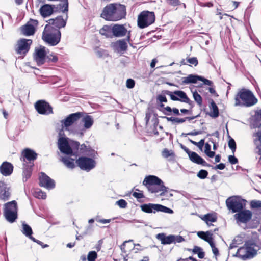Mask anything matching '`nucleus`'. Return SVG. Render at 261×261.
I'll list each match as a JSON object with an SVG mask.
<instances>
[{
  "label": "nucleus",
  "mask_w": 261,
  "mask_h": 261,
  "mask_svg": "<svg viewBox=\"0 0 261 261\" xmlns=\"http://www.w3.org/2000/svg\"><path fill=\"white\" fill-rule=\"evenodd\" d=\"M173 237L172 243H181L185 241L184 238L180 235H172Z\"/></svg>",
  "instance_id": "nucleus-49"
},
{
  "label": "nucleus",
  "mask_w": 261,
  "mask_h": 261,
  "mask_svg": "<svg viewBox=\"0 0 261 261\" xmlns=\"http://www.w3.org/2000/svg\"><path fill=\"white\" fill-rule=\"evenodd\" d=\"M31 240L33 241L34 242H35L38 244L40 245V246H41L43 248H46L49 246L47 244H44L43 242L38 240L36 239L33 237L31 238Z\"/></svg>",
  "instance_id": "nucleus-56"
},
{
  "label": "nucleus",
  "mask_w": 261,
  "mask_h": 261,
  "mask_svg": "<svg viewBox=\"0 0 261 261\" xmlns=\"http://www.w3.org/2000/svg\"><path fill=\"white\" fill-rule=\"evenodd\" d=\"M97 257V254L95 251L89 252L87 255L88 261H95Z\"/></svg>",
  "instance_id": "nucleus-46"
},
{
  "label": "nucleus",
  "mask_w": 261,
  "mask_h": 261,
  "mask_svg": "<svg viewBox=\"0 0 261 261\" xmlns=\"http://www.w3.org/2000/svg\"><path fill=\"white\" fill-rule=\"evenodd\" d=\"M100 33L102 35L105 36L107 38L111 37L112 27L106 25H104L100 30Z\"/></svg>",
  "instance_id": "nucleus-37"
},
{
  "label": "nucleus",
  "mask_w": 261,
  "mask_h": 261,
  "mask_svg": "<svg viewBox=\"0 0 261 261\" xmlns=\"http://www.w3.org/2000/svg\"><path fill=\"white\" fill-rule=\"evenodd\" d=\"M166 2L169 5L173 7L178 6L180 5V0H166Z\"/></svg>",
  "instance_id": "nucleus-53"
},
{
  "label": "nucleus",
  "mask_w": 261,
  "mask_h": 261,
  "mask_svg": "<svg viewBox=\"0 0 261 261\" xmlns=\"http://www.w3.org/2000/svg\"><path fill=\"white\" fill-rule=\"evenodd\" d=\"M172 234L169 235L168 236H166V234L164 233H159L156 236V238L160 240L161 242V244L163 245H167L170 244L172 243L173 237H172Z\"/></svg>",
  "instance_id": "nucleus-31"
},
{
  "label": "nucleus",
  "mask_w": 261,
  "mask_h": 261,
  "mask_svg": "<svg viewBox=\"0 0 261 261\" xmlns=\"http://www.w3.org/2000/svg\"><path fill=\"white\" fill-rule=\"evenodd\" d=\"M199 81L203 82L204 84L207 85L208 86H212L213 84V83L212 81H211L209 80H207L201 76H200Z\"/></svg>",
  "instance_id": "nucleus-55"
},
{
  "label": "nucleus",
  "mask_w": 261,
  "mask_h": 261,
  "mask_svg": "<svg viewBox=\"0 0 261 261\" xmlns=\"http://www.w3.org/2000/svg\"><path fill=\"white\" fill-rule=\"evenodd\" d=\"M82 121L84 123V127L85 129H89L91 128L94 123L93 117L89 115H86L83 117Z\"/></svg>",
  "instance_id": "nucleus-33"
},
{
  "label": "nucleus",
  "mask_w": 261,
  "mask_h": 261,
  "mask_svg": "<svg viewBox=\"0 0 261 261\" xmlns=\"http://www.w3.org/2000/svg\"><path fill=\"white\" fill-rule=\"evenodd\" d=\"M225 168V165L224 163H220L216 165L215 167H213V169L215 170L219 169V170H223Z\"/></svg>",
  "instance_id": "nucleus-61"
},
{
  "label": "nucleus",
  "mask_w": 261,
  "mask_h": 261,
  "mask_svg": "<svg viewBox=\"0 0 261 261\" xmlns=\"http://www.w3.org/2000/svg\"><path fill=\"white\" fill-rule=\"evenodd\" d=\"M234 106L250 107L255 105L258 100L251 91L245 88L240 89L234 97Z\"/></svg>",
  "instance_id": "nucleus-3"
},
{
  "label": "nucleus",
  "mask_w": 261,
  "mask_h": 261,
  "mask_svg": "<svg viewBox=\"0 0 261 261\" xmlns=\"http://www.w3.org/2000/svg\"><path fill=\"white\" fill-rule=\"evenodd\" d=\"M157 99L161 103L167 102V99L165 95L160 94L158 95Z\"/></svg>",
  "instance_id": "nucleus-60"
},
{
  "label": "nucleus",
  "mask_w": 261,
  "mask_h": 261,
  "mask_svg": "<svg viewBox=\"0 0 261 261\" xmlns=\"http://www.w3.org/2000/svg\"><path fill=\"white\" fill-rule=\"evenodd\" d=\"M64 4H59L57 6L52 5L54 7V12L62 11L63 13L68 12V11H64L65 9V2H63Z\"/></svg>",
  "instance_id": "nucleus-41"
},
{
  "label": "nucleus",
  "mask_w": 261,
  "mask_h": 261,
  "mask_svg": "<svg viewBox=\"0 0 261 261\" xmlns=\"http://www.w3.org/2000/svg\"><path fill=\"white\" fill-rule=\"evenodd\" d=\"M34 196L38 199H45L46 198V194L40 189H37L33 194Z\"/></svg>",
  "instance_id": "nucleus-39"
},
{
  "label": "nucleus",
  "mask_w": 261,
  "mask_h": 261,
  "mask_svg": "<svg viewBox=\"0 0 261 261\" xmlns=\"http://www.w3.org/2000/svg\"><path fill=\"white\" fill-rule=\"evenodd\" d=\"M250 206L253 208L261 207V201L260 200H252L251 201Z\"/></svg>",
  "instance_id": "nucleus-52"
},
{
  "label": "nucleus",
  "mask_w": 261,
  "mask_h": 261,
  "mask_svg": "<svg viewBox=\"0 0 261 261\" xmlns=\"http://www.w3.org/2000/svg\"><path fill=\"white\" fill-rule=\"evenodd\" d=\"M37 155V154L34 150L26 148L22 151L20 159L21 161L23 162V163H27L30 164V163H34Z\"/></svg>",
  "instance_id": "nucleus-14"
},
{
  "label": "nucleus",
  "mask_w": 261,
  "mask_h": 261,
  "mask_svg": "<svg viewBox=\"0 0 261 261\" xmlns=\"http://www.w3.org/2000/svg\"><path fill=\"white\" fill-rule=\"evenodd\" d=\"M253 136L257 137V138L254 139L253 142L256 146V153L260 155L258 164L261 165V132H257L254 133Z\"/></svg>",
  "instance_id": "nucleus-26"
},
{
  "label": "nucleus",
  "mask_w": 261,
  "mask_h": 261,
  "mask_svg": "<svg viewBox=\"0 0 261 261\" xmlns=\"http://www.w3.org/2000/svg\"><path fill=\"white\" fill-rule=\"evenodd\" d=\"M83 113L82 112H76L68 115L65 119L61 121L62 126L68 127L72 125L76 121L79 120L82 116Z\"/></svg>",
  "instance_id": "nucleus-18"
},
{
  "label": "nucleus",
  "mask_w": 261,
  "mask_h": 261,
  "mask_svg": "<svg viewBox=\"0 0 261 261\" xmlns=\"http://www.w3.org/2000/svg\"><path fill=\"white\" fill-rule=\"evenodd\" d=\"M210 108L213 110V112L208 113V115L213 118L218 117L219 115V109L213 100H211Z\"/></svg>",
  "instance_id": "nucleus-35"
},
{
  "label": "nucleus",
  "mask_w": 261,
  "mask_h": 261,
  "mask_svg": "<svg viewBox=\"0 0 261 261\" xmlns=\"http://www.w3.org/2000/svg\"><path fill=\"white\" fill-rule=\"evenodd\" d=\"M255 247H257L255 242L253 240H248L245 242L243 247L238 250L237 255L244 260L251 259L257 254V250L255 249Z\"/></svg>",
  "instance_id": "nucleus-6"
},
{
  "label": "nucleus",
  "mask_w": 261,
  "mask_h": 261,
  "mask_svg": "<svg viewBox=\"0 0 261 261\" xmlns=\"http://www.w3.org/2000/svg\"><path fill=\"white\" fill-rule=\"evenodd\" d=\"M126 15V9L124 5L111 3L103 8L100 17L107 21H117L124 18Z\"/></svg>",
  "instance_id": "nucleus-2"
},
{
  "label": "nucleus",
  "mask_w": 261,
  "mask_h": 261,
  "mask_svg": "<svg viewBox=\"0 0 261 261\" xmlns=\"http://www.w3.org/2000/svg\"><path fill=\"white\" fill-rule=\"evenodd\" d=\"M39 186L47 189H53L55 187V181L43 172L41 173L39 178Z\"/></svg>",
  "instance_id": "nucleus-17"
},
{
  "label": "nucleus",
  "mask_w": 261,
  "mask_h": 261,
  "mask_svg": "<svg viewBox=\"0 0 261 261\" xmlns=\"http://www.w3.org/2000/svg\"><path fill=\"white\" fill-rule=\"evenodd\" d=\"M17 203L15 200L8 202L4 205V216L6 220L10 222L13 223L18 218Z\"/></svg>",
  "instance_id": "nucleus-7"
},
{
  "label": "nucleus",
  "mask_w": 261,
  "mask_h": 261,
  "mask_svg": "<svg viewBox=\"0 0 261 261\" xmlns=\"http://www.w3.org/2000/svg\"><path fill=\"white\" fill-rule=\"evenodd\" d=\"M203 133V130H194L193 131L190 132L188 133L189 135L190 136H196L199 134H201Z\"/></svg>",
  "instance_id": "nucleus-62"
},
{
  "label": "nucleus",
  "mask_w": 261,
  "mask_h": 261,
  "mask_svg": "<svg viewBox=\"0 0 261 261\" xmlns=\"http://www.w3.org/2000/svg\"><path fill=\"white\" fill-rule=\"evenodd\" d=\"M46 56L45 47L40 46L39 48H35L34 59L38 66L42 65L45 63Z\"/></svg>",
  "instance_id": "nucleus-16"
},
{
  "label": "nucleus",
  "mask_w": 261,
  "mask_h": 261,
  "mask_svg": "<svg viewBox=\"0 0 261 261\" xmlns=\"http://www.w3.org/2000/svg\"><path fill=\"white\" fill-rule=\"evenodd\" d=\"M188 156L190 160L194 163L201 165L205 167H213L211 164L206 163L202 158L195 152L192 151Z\"/></svg>",
  "instance_id": "nucleus-22"
},
{
  "label": "nucleus",
  "mask_w": 261,
  "mask_h": 261,
  "mask_svg": "<svg viewBox=\"0 0 261 261\" xmlns=\"http://www.w3.org/2000/svg\"><path fill=\"white\" fill-rule=\"evenodd\" d=\"M247 201L242 199L240 196H234L227 198L226 204L228 210L232 213H238L243 210L246 206Z\"/></svg>",
  "instance_id": "nucleus-8"
},
{
  "label": "nucleus",
  "mask_w": 261,
  "mask_h": 261,
  "mask_svg": "<svg viewBox=\"0 0 261 261\" xmlns=\"http://www.w3.org/2000/svg\"><path fill=\"white\" fill-rule=\"evenodd\" d=\"M230 139L228 141V146L231 150L233 153H234L236 150V143L234 140L229 137Z\"/></svg>",
  "instance_id": "nucleus-45"
},
{
  "label": "nucleus",
  "mask_w": 261,
  "mask_h": 261,
  "mask_svg": "<svg viewBox=\"0 0 261 261\" xmlns=\"http://www.w3.org/2000/svg\"><path fill=\"white\" fill-rule=\"evenodd\" d=\"M252 212L248 210H242L234 215L237 223H247L251 219Z\"/></svg>",
  "instance_id": "nucleus-15"
},
{
  "label": "nucleus",
  "mask_w": 261,
  "mask_h": 261,
  "mask_svg": "<svg viewBox=\"0 0 261 261\" xmlns=\"http://www.w3.org/2000/svg\"><path fill=\"white\" fill-rule=\"evenodd\" d=\"M35 108L40 114L48 115L53 114V107L45 100H39L35 103Z\"/></svg>",
  "instance_id": "nucleus-11"
},
{
  "label": "nucleus",
  "mask_w": 261,
  "mask_h": 261,
  "mask_svg": "<svg viewBox=\"0 0 261 261\" xmlns=\"http://www.w3.org/2000/svg\"><path fill=\"white\" fill-rule=\"evenodd\" d=\"M32 42L31 39L21 38L18 40L15 48L16 53L24 56L29 51Z\"/></svg>",
  "instance_id": "nucleus-12"
},
{
  "label": "nucleus",
  "mask_w": 261,
  "mask_h": 261,
  "mask_svg": "<svg viewBox=\"0 0 261 261\" xmlns=\"http://www.w3.org/2000/svg\"><path fill=\"white\" fill-rule=\"evenodd\" d=\"M58 60V58L54 54H50L47 55L45 58V62L50 63H56Z\"/></svg>",
  "instance_id": "nucleus-42"
},
{
  "label": "nucleus",
  "mask_w": 261,
  "mask_h": 261,
  "mask_svg": "<svg viewBox=\"0 0 261 261\" xmlns=\"http://www.w3.org/2000/svg\"><path fill=\"white\" fill-rule=\"evenodd\" d=\"M200 75L189 74L186 77L182 78V84H188L190 83L195 84L196 83L197 81H199Z\"/></svg>",
  "instance_id": "nucleus-32"
},
{
  "label": "nucleus",
  "mask_w": 261,
  "mask_h": 261,
  "mask_svg": "<svg viewBox=\"0 0 261 261\" xmlns=\"http://www.w3.org/2000/svg\"><path fill=\"white\" fill-rule=\"evenodd\" d=\"M135 84V81L132 79H128L126 81V86L127 88L132 89L134 87Z\"/></svg>",
  "instance_id": "nucleus-54"
},
{
  "label": "nucleus",
  "mask_w": 261,
  "mask_h": 261,
  "mask_svg": "<svg viewBox=\"0 0 261 261\" xmlns=\"http://www.w3.org/2000/svg\"><path fill=\"white\" fill-rule=\"evenodd\" d=\"M155 16L153 12L143 11L140 13L138 17V26L143 29L152 24L155 21Z\"/></svg>",
  "instance_id": "nucleus-9"
},
{
  "label": "nucleus",
  "mask_w": 261,
  "mask_h": 261,
  "mask_svg": "<svg viewBox=\"0 0 261 261\" xmlns=\"http://www.w3.org/2000/svg\"><path fill=\"white\" fill-rule=\"evenodd\" d=\"M22 228L21 232L30 239H31L33 237L32 236L33 231L31 226L24 222L22 224Z\"/></svg>",
  "instance_id": "nucleus-34"
},
{
  "label": "nucleus",
  "mask_w": 261,
  "mask_h": 261,
  "mask_svg": "<svg viewBox=\"0 0 261 261\" xmlns=\"http://www.w3.org/2000/svg\"><path fill=\"white\" fill-rule=\"evenodd\" d=\"M186 60L189 63L196 66L198 64V61L196 57L187 58Z\"/></svg>",
  "instance_id": "nucleus-50"
},
{
  "label": "nucleus",
  "mask_w": 261,
  "mask_h": 261,
  "mask_svg": "<svg viewBox=\"0 0 261 261\" xmlns=\"http://www.w3.org/2000/svg\"><path fill=\"white\" fill-rule=\"evenodd\" d=\"M133 196L138 199L145 197L143 191H141L140 193L135 192L133 193Z\"/></svg>",
  "instance_id": "nucleus-59"
},
{
  "label": "nucleus",
  "mask_w": 261,
  "mask_h": 261,
  "mask_svg": "<svg viewBox=\"0 0 261 261\" xmlns=\"http://www.w3.org/2000/svg\"><path fill=\"white\" fill-rule=\"evenodd\" d=\"M201 250H202V248L197 246H195L192 250L191 249H188L189 251H192V252L194 254H196L198 251H200Z\"/></svg>",
  "instance_id": "nucleus-63"
},
{
  "label": "nucleus",
  "mask_w": 261,
  "mask_h": 261,
  "mask_svg": "<svg viewBox=\"0 0 261 261\" xmlns=\"http://www.w3.org/2000/svg\"><path fill=\"white\" fill-rule=\"evenodd\" d=\"M78 167L81 169L89 172L96 166L95 161L92 158L87 156H80L76 161Z\"/></svg>",
  "instance_id": "nucleus-10"
},
{
  "label": "nucleus",
  "mask_w": 261,
  "mask_h": 261,
  "mask_svg": "<svg viewBox=\"0 0 261 261\" xmlns=\"http://www.w3.org/2000/svg\"><path fill=\"white\" fill-rule=\"evenodd\" d=\"M90 229L88 228L86 231H85L81 235H76V239L77 240H80L82 239L84 237V236L87 235L88 234V229Z\"/></svg>",
  "instance_id": "nucleus-64"
},
{
  "label": "nucleus",
  "mask_w": 261,
  "mask_h": 261,
  "mask_svg": "<svg viewBox=\"0 0 261 261\" xmlns=\"http://www.w3.org/2000/svg\"><path fill=\"white\" fill-rule=\"evenodd\" d=\"M228 161L231 164H236L238 163V160L234 155H229L228 156Z\"/></svg>",
  "instance_id": "nucleus-58"
},
{
  "label": "nucleus",
  "mask_w": 261,
  "mask_h": 261,
  "mask_svg": "<svg viewBox=\"0 0 261 261\" xmlns=\"http://www.w3.org/2000/svg\"><path fill=\"white\" fill-rule=\"evenodd\" d=\"M13 171V166L11 163L5 161L0 166V173L5 176H10Z\"/></svg>",
  "instance_id": "nucleus-24"
},
{
  "label": "nucleus",
  "mask_w": 261,
  "mask_h": 261,
  "mask_svg": "<svg viewBox=\"0 0 261 261\" xmlns=\"http://www.w3.org/2000/svg\"><path fill=\"white\" fill-rule=\"evenodd\" d=\"M140 208L141 210L146 213H152L151 208H152V203H145L143 204L140 205Z\"/></svg>",
  "instance_id": "nucleus-40"
},
{
  "label": "nucleus",
  "mask_w": 261,
  "mask_h": 261,
  "mask_svg": "<svg viewBox=\"0 0 261 261\" xmlns=\"http://www.w3.org/2000/svg\"><path fill=\"white\" fill-rule=\"evenodd\" d=\"M172 108L169 106L165 107L162 112L166 115H170L172 112Z\"/></svg>",
  "instance_id": "nucleus-57"
},
{
  "label": "nucleus",
  "mask_w": 261,
  "mask_h": 261,
  "mask_svg": "<svg viewBox=\"0 0 261 261\" xmlns=\"http://www.w3.org/2000/svg\"><path fill=\"white\" fill-rule=\"evenodd\" d=\"M151 211L152 213H155L159 212L168 214L173 213V211L172 209L160 204L152 203Z\"/></svg>",
  "instance_id": "nucleus-30"
},
{
  "label": "nucleus",
  "mask_w": 261,
  "mask_h": 261,
  "mask_svg": "<svg viewBox=\"0 0 261 261\" xmlns=\"http://www.w3.org/2000/svg\"><path fill=\"white\" fill-rule=\"evenodd\" d=\"M68 138L60 137L58 139V146L60 151L67 155H86L90 158H95L97 152L85 144L80 145L78 141L70 140Z\"/></svg>",
  "instance_id": "nucleus-1"
},
{
  "label": "nucleus",
  "mask_w": 261,
  "mask_h": 261,
  "mask_svg": "<svg viewBox=\"0 0 261 261\" xmlns=\"http://www.w3.org/2000/svg\"><path fill=\"white\" fill-rule=\"evenodd\" d=\"M189 141L193 145L197 146L200 149H202L204 144V139H201L198 142H196L192 140L189 139Z\"/></svg>",
  "instance_id": "nucleus-48"
},
{
  "label": "nucleus",
  "mask_w": 261,
  "mask_h": 261,
  "mask_svg": "<svg viewBox=\"0 0 261 261\" xmlns=\"http://www.w3.org/2000/svg\"><path fill=\"white\" fill-rule=\"evenodd\" d=\"M34 166V163H30V164L27 163H23L22 175L23 182H26L31 177Z\"/></svg>",
  "instance_id": "nucleus-23"
},
{
  "label": "nucleus",
  "mask_w": 261,
  "mask_h": 261,
  "mask_svg": "<svg viewBox=\"0 0 261 261\" xmlns=\"http://www.w3.org/2000/svg\"><path fill=\"white\" fill-rule=\"evenodd\" d=\"M208 172L204 169L200 170L197 174V177L201 179H204L206 178Z\"/></svg>",
  "instance_id": "nucleus-47"
},
{
  "label": "nucleus",
  "mask_w": 261,
  "mask_h": 261,
  "mask_svg": "<svg viewBox=\"0 0 261 261\" xmlns=\"http://www.w3.org/2000/svg\"><path fill=\"white\" fill-rule=\"evenodd\" d=\"M197 235L200 238L205 241V239H210V237H212L213 234L209 231H199Z\"/></svg>",
  "instance_id": "nucleus-43"
},
{
  "label": "nucleus",
  "mask_w": 261,
  "mask_h": 261,
  "mask_svg": "<svg viewBox=\"0 0 261 261\" xmlns=\"http://www.w3.org/2000/svg\"><path fill=\"white\" fill-rule=\"evenodd\" d=\"M202 219L204 220L208 225H210L209 222H216L217 221V217L216 215L208 213L204 215Z\"/></svg>",
  "instance_id": "nucleus-38"
},
{
  "label": "nucleus",
  "mask_w": 261,
  "mask_h": 261,
  "mask_svg": "<svg viewBox=\"0 0 261 261\" xmlns=\"http://www.w3.org/2000/svg\"><path fill=\"white\" fill-rule=\"evenodd\" d=\"M127 32V29L123 25L115 24L112 27V33L115 37L124 36Z\"/></svg>",
  "instance_id": "nucleus-28"
},
{
  "label": "nucleus",
  "mask_w": 261,
  "mask_h": 261,
  "mask_svg": "<svg viewBox=\"0 0 261 261\" xmlns=\"http://www.w3.org/2000/svg\"><path fill=\"white\" fill-rule=\"evenodd\" d=\"M193 96L195 101L199 106H201L202 103V98L201 96L195 91L193 92Z\"/></svg>",
  "instance_id": "nucleus-44"
},
{
  "label": "nucleus",
  "mask_w": 261,
  "mask_h": 261,
  "mask_svg": "<svg viewBox=\"0 0 261 261\" xmlns=\"http://www.w3.org/2000/svg\"><path fill=\"white\" fill-rule=\"evenodd\" d=\"M33 24L28 22L21 27V31L23 35L25 36L33 35L35 32V28L34 25H37L38 21L36 20L31 19Z\"/></svg>",
  "instance_id": "nucleus-21"
},
{
  "label": "nucleus",
  "mask_w": 261,
  "mask_h": 261,
  "mask_svg": "<svg viewBox=\"0 0 261 261\" xmlns=\"http://www.w3.org/2000/svg\"><path fill=\"white\" fill-rule=\"evenodd\" d=\"M162 155L164 158H170L169 160L174 161L175 159L176 155L174 152L172 150H168L167 148H165L162 152Z\"/></svg>",
  "instance_id": "nucleus-36"
},
{
  "label": "nucleus",
  "mask_w": 261,
  "mask_h": 261,
  "mask_svg": "<svg viewBox=\"0 0 261 261\" xmlns=\"http://www.w3.org/2000/svg\"><path fill=\"white\" fill-rule=\"evenodd\" d=\"M66 24V22L63 19V17L59 16L55 19H50L48 25L54 27L56 29L59 30V29L64 27Z\"/></svg>",
  "instance_id": "nucleus-25"
},
{
  "label": "nucleus",
  "mask_w": 261,
  "mask_h": 261,
  "mask_svg": "<svg viewBox=\"0 0 261 261\" xmlns=\"http://www.w3.org/2000/svg\"><path fill=\"white\" fill-rule=\"evenodd\" d=\"M116 204L118 205L121 208H125L127 207V203L124 199H120L116 201Z\"/></svg>",
  "instance_id": "nucleus-51"
},
{
  "label": "nucleus",
  "mask_w": 261,
  "mask_h": 261,
  "mask_svg": "<svg viewBox=\"0 0 261 261\" xmlns=\"http://www.w3.org/2000/svg\"><path fill=\"white\" fill-rule=\"evenodd\" d=\"M143 185L145 186L148 191L151 193H156L162 191L161 196L167 192L168 188L164 186L163 181L158 177L154 175H148L145 177Z\"/></svg>",
  "instance_id": "nucleus-4"
},
{
  "label": "nucleus",
  "mask_w": 261,
  "mask_h": 261,
  "mask_svg": "<svg viewBox=\"0 0 261 261\" xmlns=\"http://www.w3.org/2000/svg\"><path fill=\"white\" fill-rule=\"evenodd\" d=\"M69 156L62 157L60 160L68 168L73 169L75 167L74 161H76L78 156L70 155Z\"/></svg>",
  "instance_id": "nucleus-27"
},
{
  "label": "nucleus",
  "mask_w": 261,
  "mask_h": 261,
  "mask_svg": "<svg viewBox=\"0 0 261 261\" xmlns=\"http://www.w3.org/2000/svg\"><path fill=\"white\" fill-rule=\"evenodd\" d=\"M61 35L59 30L46 24L42 34V39L50 46H55L60 42Z\"/></svg>",
  "instance_id": "nucleus-5"
},
{
  "label": "nucleus",
  "mask_w": 261,
  "mask_h": 261,
  "mask_svg": "<svg viewBox=\"0 0 261 261\" xmlns=\"http://www.w3.org/2000/svg\"><path fill=\"white\" fill-rule=\"evenodd\" d=\"M11 191L10 187L4 181H0V200L6 201L10 198Z\"/></svg>",
  "instance_id": "nucleus-19"
},
{
  "label": "nucleus",
  "mask_w": 261,
  "mask_h": 261,
  "mask_svg": "<svg viewBox=\"0 0 261 261\" xmlns=\"http://www.w3.org/2000/svg\"><path fill=\"white\" fill-rule=\"evenodd\" d=\"M111 47L115 51L123 53L127 49V44L125 39H120L111 44Z\"/></svg>",
  "instance_id": "nucleus-20"
},
{
  "label": "nucleus",
  "mask_w": 261,
  "mask_h": 261,
  "mask_svg": "<svg viewBox=\"0 0 261 261\" xmlns=\"http://www.w3.org/2000/svg\"><path fill=\"white\" fill-rule=\"evenodd\" d=\"M40 13L41 16L44 17H47L50 16L54 12V7L50 4H44L40 8Z\"/></svg>",
  "instance_id": "nucleus-29"
},
{
  "label": "nucleus",
  "mask_w": 261,
  "mask_h": 261,
  "mask_svg": "<svg viewBox=\"0 0 261 261\" xmlns=\"http://www.w3.org/2000/svg\"><path fill=\"white\" fill-rule=\"evenodd\" d=\"M164 94L167 95L170 97L173 101H180L185 102L187 100L188 96L186 93L181 90H176L171 92L168 90H164L162 92Z\"/></svg>",
  "instance_id": "nucleus-13"
}]
</instances>
